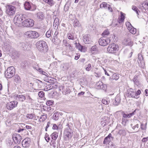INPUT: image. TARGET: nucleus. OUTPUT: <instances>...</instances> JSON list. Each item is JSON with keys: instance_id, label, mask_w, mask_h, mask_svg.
<instances>
[{"instance_id": "f257e3e1", "label": "nucleus", "mask_w": 148, "mask_h": 148, "mask_svg": "<svg viewBox=\"0 0 148 148\" xmlns=\"http://www.w3.org/2000/svg\"><path fill=\"white\" fill-rule=\"evenodd\" d=\"M48 47L47 43L43 40L38 42V50L40 52L45 53L48 50Z\"/></svg>"}, {"instance_id": "f03ea898", "label": "nucleus", "mask_w": 148, "mask_h": 148, "mask_svg": "<svg viewBox=\"0 0 148 148\" xmlns=\"http://www.w3.org/2000/svg\"><path fill=\"white\" fill-rule=\"evenodd\" d=\"M141 93L140 90L136 91L135 89L129 88L127 91V95L129 97L138 99L139 97V95Z\"/></svg>"}, {"instance_id": "7ed1b4c3", "label": "nucleus", "mask_w": 148, "mask_h": 148, "mask_svg": "<svg viewBox=\"0 0 148 148\" xmlns=\"http://www.w3.org/2000/svg\"><path fill=\"white\" fill-rule=\"evenodd\" d=\"M70 124L71 125V123L67 124V126L68 127L65 130L64 132V137L66 140H68L73 136V133L71 130L72 127L70 126Z\"/></svg>"}, {"instance_id": "20e7f679", "label": "nucleus", "mask_w": 148, "mask_h": 148, "mask_svg": "<svg viewBox=\"0 0 148 148\" xmlns=\"http://www.w3.org/2000/svg\"><path fill=\"white\" fill-rule=\"evenodd\" d=\"M15 73V69L14 67L11 66L8 68L5 73L6 77L10 78L12 77Z\"/></svg>"}, {"instance_id": "39448f33", "label": "nucleus", "mask_w": 148, "mask_h": 148, "mask_svg": "<svg viewBox=\"0 0 148 148\" xmlns=\"http://www.w3.org/2000/svg\"><path fill=\"white\" fill-rule=\"evenodd\" d=\"M118 49V45L114 43L110 44L107 49L108 51L111 53H115Z\"/></svg>"}, {"instance_id": "423d86ee", "label": "nucleus", "mask_w": 148, "mask_h": 148, "mask_svg": "<svg viewBox=\"0 0 148 148\" xmlns=\"http://www.w3.org/2000/svg\"><path fill=\"white\" fill-rule=\"evenodd\" d=\"M16 10V7L12 5H8L6 6V13L10 16H13L15 14Z\"/></svg>"}, {"instance_id": "0eeeda50", "label": "nucleus", "mask_w": 148, "mask_h": 148, "mask_svg": "<svg viewBox=\"0 0 148 148\" xmlns=\"http://www.w3.org/2000/svg\"><path fill=\"white\" fill-rule=\"evenodd\" d=\"M25 16L23 14L16 15L14 18V22L16 25L22 24V21L25 18Z\"/></svg>"}, {"instance_id": "6e6552de", "label": "nucleus", "mask_w": 148, "mask_h": 148, "mask_svg": "<svg viewBox=\"0 0 148 148\" xmlns=\"http://www.w3.org/2000/svg\"><path fill=\"white\" fill-rule=\"evenodd\" d=\"M109 38H107L104 37H101L99 39V43L100 45L104 46L108 45L110 42Z\"/></svg>"}, {"instance_id": "1a4fd4ad", "label": "nucleus", "mask_w": 148, "mask_h": 148, "mask_svg": "<svg viewBox=\"0 0 148 148\" xmlns=\"http://www.w3.org/2000/svg\"><path fill=\"white\" fill-rule=\"evenodd\" d=\"M22 25L24 27H32L34 25V21L31 19H25L23 21Z\"/></svg>"}, {"instance_id": "9d476101", "label": "nucleus", "mask_w": 148, "mask_h": 148, "mask_svg": "<svg viewBox=\"0 0 148 148\" xmlns=\"http://www.w3.org/2000/svg\"><path fill=\"white\" fill-rule=\"evenodd\" d=\"M140 123V122L138 120L136 119L133 120V123L131 124L130 125L134 130L137 132L139 127V124Z\"/></svg>"}, {"instance_id": "9b49d317", "label": "nucleus", "mask_w": 148, "mask_h": 148, "mask_svg": "<svg viewBox=\"0 0 148 148\" xmlns=\"http://www.w3.org/2000/svg\"><path fill=\"white\" fill-rule=\"evenodd\" d=\"M12 138L16 144H19L22 139L21 136L18 134H14L12 135Z\"/></svg>"}, {"instance_id": "f8f14e48", "label": "nucleus", "mask_w": 148, "mask_h": 148, "mask_svg": "<svg viewBox=\"0 0 148 148\" xmlns=\"http://www.w3.org/2000/svg\"><path fill=\"white\" fill-rule=\"evenodd\" d=\"M17 102L16 101H12L6 104V108L8 110H12L17 106Z\"/></svg>"}, {"instance_id": "ddd939ff", "label": "nucleus", "mask_w": 148, "mask_h": 148, "mask_svg": "<svg viewBox=\"0 0 148 148\" xmlns=\"http://www.w3.org/2000/svg\"><path fill=\"white\" fill-rule=\"evenodd\" d=\"M36 32L35 31H29L25 33V37L30 38H36Z\"/></svg>"}, {"instance_id": "4468645a", "label": "nucleus", "mask_w": 148, "mask_h": 148, "mask_svg": "<svg viewBox=\"0 0 148 148\" xmlns=\"http://www.w3.org/2000/svg\"><path fill=\"white\" fill-rule=\"evenodd\" d=\"M138 62L140 66L144 68L145 67L144 61L143 56L141 53L138 54Z\"/></svg>"}, {"instance_id": "2eb2a0df", "label": "nucleus", "mask_w": 148, "mask_h": 148, "mask_svg": "<svg viewBox=\"0 0 148 148\" xmlns=\"http://www.w3.org/2000/svg\"><path fill=\"white\" fill-rule=\"evenodd\" d=\"M96 87L98 89H103L106 91L107 88V86L106 84H103L101 81L97 82L96 84Z\"/></svg>"}, {"instance_id": "dca6fc26", "label": "nucleus", "mask_w": 148, "mask_h": 148, "mask_svg": "<svg viewBox=\"0 0 148 148\" xmlns=\"http://www.w3.org/2000/svg\"><path fill=\"white\" fill-rule=\"evenodd\" d=\"M59 90L62 91L63 94L66 95L69 93L71 90L69 87H66L61 86L59 87Z\"/></svg>"}, {"instance_id": "f3484780", "label": "nucleus", "mask_w": 148, "mask_h": 148, "mask_svg": "<svg viewBox=\"0 0 148 148\" xmlns=\"http://www.w3.org/2000/svg\"><path fill=\"white\" fill-rule=\"evenodd\" d=\"M83 40L85 44H90L92 42L90 36L88 34H86L84 36Z\"/></svg>"}, {"instance_id": "a211bd4d", "label": "nucleus", "mask_w": 148, "mask_h": 148, "mask_svg": "<svg viewBox=\"0 0 148 148\" xmlns=\"http://www.w3.org/2000/svg\"><path fill=\"white\" fill-rule=\"evenodd\" d=\"M114 138L112 136V134H110L108 136L106 137L104 139L103 142L104 144H107L110 142H112Z\"/></svg>"}, {"instance_id": "6ab92c4d", "label": "nucleus", "mask_w": 148, "mask_h": 148, "mask_svg": "<svg viewBox=\"0 0 148 148\" xmlns=\"http://www.w3.org/2000/svg\"><path fill=\"white\" fill-rule=\"evenodd\" d=\"M31 142L30 139L29 138H26L24 139L22 142V145L24 147H27L29 145Z\"/></svg>"}, {"instance_id": "aec40b11", "label": "nucleus", "mask_w": 148, "mask_h": 148, "mask_svg": "<svg viewBox=\"0 0 148 148\" xmlns=\"http://www.w3.org/2000/svg\"><path fill=\"white\" fill-rule=\"evenodd\" d=\"M134 84L139 87L142 86V85L140 82L138 80V76L137 75H135L132 79Z\"/></svg>"}, {"instance_id": "412c9836", "label": "nucleus", "mask_w": 148, "mask_h": 148, "mask_svg": "<svg viewBox=\"0 0 148 148\" xmlns=\"http://www.w3.org/2000/svg\"><path fill=\"white\" fill-rule=\"evenodd\" d=\"M15 99L18 101H23L25 100V97L23 95H17L15 97Z\"/></svg>"}, {"instance_id": "4be33fe9", "label": "nucleus", "mask_w": 148, "mask_h": 148, "mask_svg": "<svg viewBox=\"0 0 148 148\" xmlns=\"http://www.w3.org/2000/svg\"><path fill=\"white\" fill-rule=\"evenodd\" d=\"M123 43L126 46L131 47L133 45V42L131 41L130 39L128 38L125 39Z\"/></svg>"}, {"instance_id": "5701e85b", "label": "nucleus", "mask_w": 148, "mask_h": 148, "mask_svg": "<svg viewBox=\"0 0 148 148\" xmlns=\"http://www.w3.org/2000/svg\"><path fill=\"white\" fill-rule=\"evenodd\" d=\"M19 45L24 50H28L29 49V46L26 42L21 43Z\"/></svg>"}, {"instance_id": "b1692460", "label": "nucleus", "mask_w": 148, "mask_h": 148, "mask_svg": "<svg viewBox=\"0 0 148 148\" xmlns=\"http://www.w3.org/2000/svg\"><path fill=\"white\" fill-rule=\"evenodd\" d=\"M120 13L121 14V15L120 17H119V20L118 21V22L119 23H121L124 22V19H125V14L124 13L122 12H120Z\"/></svg>"}, {"instance_id": "393cba45", "label": "nucleus", "mask_w": 148, "mask_h": 148, "mask_svg": "<svg viewBox=\"0 0 148 148\" xmlns=\"http://www.w3.org/2000/svg\"><path fill=\"white\" fill-rule=\"evenodd\" d=\"M39 107H40L39 108H40L38 109V112L39 114H41V113H40V110L41 111L43 110H46L47 108L46 106H44L42 105H41L40 104H38V108Z\"/></svg>"}, {"instance_id": "a878e982", "label": "nucleus", "mask_w": 148, "mask_h": 148, "mask_svg": "<svg viewBox=\"0 0 148 148\" xmlns=\"http://www.w3.org/2000/svg\"><path fill=\"white\" fill-rule=\"evenodd\" d=\"M121 100L120 97L119 96H116L115 98V100L113 102V104L114 105L117 106Z\"/></svg>"}, {"instance_id": "bb28decb", "label": "nucleus", "mask_w": 148, "mask_h": 148, "mask_svg": "<svg viewBox=\"0 0 148 148\" xmlns=\"http://www.w3.org/2000/svg\"><path fill=\"white\" fill-rule=\"evenodd\" d=\"M119 78V75L116 73H114L112 75V77H110V80L111 81H112L113 80H117Z\"/></svg>"}, {"instance_id": "cd10ccee", "label": "nucleus", "mask_w": 148, "mask_h": 148, "mask_svg": "<svg viewBox=\"0 0 148 148\" xmlns=\"http://www.w3.org/2000/svg\"><path fill=\"white\" fill-rule=\"evenodd\" d=\"M58 134L57 132H53L50 135L52 139L53 140H55L58 138Z\"/></svg>"}, {"instance_id": "c85d7f7f", "label": "nucleus", "mask_w": 148, "mask_h": 148, "mask_svg": "<svg viewBox=\"0 0 148 148\" xmlns=\"http://www.w3.org/2000/svg\"><path fill=\"white\" fill-rule=\"evenodd\" d=\"M25 8L27 10H29L31 8L30 3L27 2L26 1L24 4Z\"/></svg>"}, {"instance_id": "c756f323", "label": "nucleus", "mask_w": 148, "mask_h": 148, "mask_svg": "<svg viewBox=\"0 0 148 148\" xmlns=\"http://www.w3.org/2000/svg\"><path fill=\"white\" fill-rule=\"evenodd\" d=\"M109 5V4H108L106 2H103L100 5V8H104L105 9H107Z\"/></svg>"}, {"instance_id": "7c9ffc66", "label": "nucleus", "mask_w": 148, "mask_h": 148, "mask_svg": "<svg viewBox=\"0 0 148 148\" xmlns=\"http://www.w3.org/2000/svg\"><path fill=\"white\" fill-rule=\"evenodd\" d=\"M59 20L58 19L56 18H55L54 20L53 23V26L55 28H57L58 26Z\"/></svg>"}, {"instance_id": "2f4dec72", "label": "nucleus", "mask_w": 148, "mask_h": 148, "mask_svg": "<svg viewBox=\"0 0 148 148\" xmlns=\"http://www.w3.org/2000/svg\"><path fill=\"white\" fill-rule=\"evenodd\" d=\"M59 113L58 112H56L54 114L53 116V119L57 121L59 119Z\"/></svg>"}, {"instance_id": "473e14b6", "label": "nucleus", "mask_w": 148, "mask_h": 148, "mask_svg": "<svg viewBox=\"0 0 148 148\" xmlns=\"http://www.w3.org/2000/svg\"><path fill=\"white\" fill-rule=\"evenodd\" d=\"M45 18L44 14L42 12H39L38 13V18L42 20Z\"/></svg>"}, {"instance_id": "72a5a7b5", "label": "nucleus", "mask_w": 148, "mask_h": 148, "mask_svg": "<svg viewBox=\"0 0 148 148\" xmlns=\"http://www.w3.org/2000/svg\"><path fill=\"white\" fill-rule=\"evenodd\" d=\"M106 144V148H116L115 145L112 142H110Z\"/></svg>"}, {"instance_id": "f704fd0d", "label": "nucleus", "mask_w": 148, "mask_h": 148, "mask_svg": "<svg viewBox=\"0 0 148 148\" xmlns=\"http://www.w3.org/2000/svg\"><path fill=\"white\" fill-rule=\"evenodd\" d=\"M43 1L51 6L53 5L54 4L53 0H43Z\"/></svg>"}, {"instance_id": "c9c22d12", "label": "nucleus", "mask_w": 148, "mask_h": 148, "mask_svg": "<svg viewBox=\"0 0 148 148\" xmlns=\"http://www.w3.org/2000/svg\"><path fill=\"white\" fill-rule=\"evenodd\" d=\"M74 26L75 27H77L80 26L81 25L79 23L78 20L76 19H75L74 21Z\"/></svg>"}, {"instance_id": "e433bc0d", "label": "nucleus", "mask_w": 148, "mask_h": 148, "mask_svg": "<svg viewBox=\"0 0 148 148\" xmlns=\"http://www.w3.org/2000/svg\"><path fill=\"white\" fill-rule=\"evenodd\" d=\"M93 67L94 66L92 64V67L91 64H88L86 66V70L87 71H89L92 68H93Z\"/></svg>"}, {"instance_id": "4c0bfd02", "label": "nucleus", "mask_w": 148, "mask_h": 148, "mask_svg": "<svg viewBox=\"0 0 148 148\" xmlns=\"http://www.w3.org/2000/svg\"><path fill=\"white\" fill-rule=\"evenodd\" d=\"M132 9L136 12L137 16L138 17V16L139 15V12H140L139 10L138 9V8L135 6H133Z\"/></svg>"}, {"instance_id": "58836bf2", "label": "nucleus", "mask_w": 148, "mask_h": 148, "mask_svg": "<svg viewBox=\"0 0 148 148\" xmlns=\"http://www.w3.org/2000/svg\"><path fill=\"white\" fill-rule=\"evenodd\" d=\"M142 7L143 9H146L148 8V2L146 1L144 2L142 4Z\"/></svg>"}, {"instance_id": "ea45409f", "label": "nucleus", "mask_w": 148, "mask_h": 148, "mask_svg": "<svg viewBox=\"0 0 148 148\" xmlns=\"http://www.w3.org/2000/svg\"><path fill=\"white\" fill-rule=\"evenodd\" d=\"M47 116L45 114H42L39 119V121H43L45 120Z\"/></svg>"}, {"instance_id": "a19ab883", "label": "nucleus", "mask_w": 148, "mask_h": 148, "mask_svg": "<svg viewBox=\"0 0 148 148\" xmlns=\"http://www.w3.org/2000/svg\"><path fill=\"white\" fill-rule=\"evenodd\" d=\"M129 30L130 32L132 34H135L136 33V29L134 28L133 26L132 28H131Z\"/></svg>"}, {"instance_id": "79ce46f5", "label": "nucleus", "mask_w": 148, "mask_h": 148, "mask_svg": "<svg viewBox=\"0 0 148 148\" xmlns=\"http://www.w3.org/2000/svg\"><path fill=\"white\" fill-rule=\"evenodd\" d=\"M38 71L40 74L42 75H44L46 76H47V75H48V74L46 72L44 71L41 68H39L38 70Z\"/></svg>"}, {"instance_id": "37998d69", "label": "nucleus", "mask_w": 148, "mask_h": 148, "mask_svg": "<svg viewBox=\"0 0 148 148\" xmlns=\"http://www.w3.org/2000/svg\"><path fill=\"white\" fill-rule=\"evenodd\" d=\"M125 24L127 29H130V28L131 27L132 28V26L131 24L129 22H127L125 23Z\"/></svg>"}, {"instance_id": "c03bdc74", "label": "nucleus", "mask_w": 148, "mask_h": 148, "mask_svg": "<svg viewBox=\"0 0 148 148\" xmlns=\"http://www.w3.org/2000/svg\"><path fill=\"white\" fill-rule=\"evenodd\" d=\"M119 134L122 136H124L125 135L126 132L125 130H120L119 131Z\"/></svg>"}, {"instance_id": "a18cd8bd", "label": "nucleus", "mask_w": 148, "mask_h": 148, "mask_svg": "<svg viewBox=\"0 0 148 148\" xmlns=\"http://www.w3.org/2000/svg\"><path fill=\"white\" fill-rule=\"evenodd\" d=\"M90 50L92 51H97V48L96 45H95L91 48Z\"/></svg>"}, {"instance_id": "49530a36", "label": "nucleus", "mask_w": 148, "mask_h": 148, "mask_svg": "<svg viewBox=\"0 0 148 148\" xmlns=\"http://www.w3.org/2000/svg\"><path fill=\"white\" fill-rule=\"evenodd\" d=\"M45 138L47 142H48L50 140V138L49 136V135L47 133H46L45 134Z\"/></svg>"}, {"instance_id": "de8ad7c7", "label": "nucleus", "mask_w": 148, "mask_h": 148, "mask_svg": "<svg viewBox=\"0 0 148 148\" xmlns=\"http://www.w3.org/2000/svg\"><path fill=\"white\" fill-rule=\"evenodd\" d=\"M14 81L16 82H18L20 81V78L18 75H16L15 76Z\"/></svg>"}, {"instance_id": "09e8293b", "label": "nucleus", "mask_w": 148, "mask_h": 148, "mask_svg": "<svg viewBox=\"0 0 148 148\" xmlns=\"http://www.w3.org/2000/svg\"><path fill=\"white\" fill-rule=\"evenodd\" d=\"M102 103L104 105H108L109 104V101H108L105 98H103L102 100Z\"/></svg>"}, {"instance_id": "8fccbe9b", "label": "nucleus", "mask_w": 148, "mask_h": 148, "mask_svg": "<svg viewBox=\"0 0 148 148\" xmlns=\"http://www.w3.org/2000/svg\"><path fill=\"white\" fill-rule=\"evenodd\" d=\"M109 34V32L108 30H105L103 31V33H102V35L103 36H106L108 35Z\"/></svg>"}, {"instance_id": "3c124183", "label": "nucleus", "mask_w": 148, "mask_h": 148, "mask_svg": "<svg viewBox=\"0 0 148 148\" xmlns=\"http://www.w3.org/2000/svg\"><path fill=\"white\" fill-rule=\"evenodd\" d=\"M75 44L76 45V46L77 48L79 50H80L81 49H82V46L79 43H77L76 42Z\"/></svg>"}, {"instance_id": "603ef678", "label": "nucleus", "mask_w": 148, "mask_h": 148, "mask_svg": "<svg viewBox=\"0 0 148 148\" xmlns=\"http://www.w3.org/2000/svg\"><path fill=\"white\" fill-rule=\"evenodd\" d=\"M42 82L39 80L38 79V88H41V86L42 85Z\"/></svg>"}, {"instance_id": "864d4df0", "label": "nucleus", "mask_w": 148, "mask_h": 148, "mask_svg": "<svg viewBox=\"0 0 148 148\" xmlns=\"http://www.w3.org/2000/svg\"><path fill=\"white\" fill-rule=\"evenodd\" d=\"M45 93L43 91H40L38 92V95L39 97L40 98H42L44 96Z\"/></svg>"}, {"instance_id": "5fc2aeb1", "label": "nucleus", "mask_w": 148, "mask_h": 148, "mask_svg": "<svg viewBox=\"0 0 148 148\" xmlns=\"http://www.w3.org/2000/svg\"><path fill=\"white\" fill-rule=\"evenodd\" d=\"M26 118H29V119H32L33 118L34 116L33 114H27L25 116Z\"/></svg>"}, {"instance_id": "6e6d98bb", "label": "nucleus", "mask_w": 148, "mask_h": 148, "mask_svg": "<svg viewBox=\"0 0 148 148\" xmlns=\"http://www.w3.org/2000/svg\"><path fill=\"white\" fill-rule=\"evenodd\" d=\"M68 38L70 40L74 39V36L71 34H68L67 35Z\"/></svg>"}, {"instance_id": "4d7b16f0", "label": "nucleus", "mask_w": 148, "mask_h": 148, "mask_svg": "<svg viewBox=\"0 0 148 148\" xmlns=\"http://www.w3.org/2000/svg\"><path fill=\"white\" fill-rule=\"evenodd\" d=\"M51 31L50 30H49L47 32L46 34V35L47 37L49 38L51 36Z\"/></svg>"}, {"instance_id": "13d9d810", "label": "nucleus", "mask_w": 148, "mask_h": 148, "mask_svg": "<svg viewBox=\"0 0 148 148\" xmlns=\"http://www.w3.org/2000/svg\"><path fill=\"white\" fill-rule=\"evenodd\" d=\"M53 101L51 100H48L46 102V104L48 106H50L53 104Z\"/></svg>"}, {"instance_id": "bf43d9fd", "label": "nucleus", "mask_w": 148, "mask_h": 148, "mask_svg": "<svg viewBox=\"0 0 148 148\" xmlns=\"http://www.w3.org/2000/svg\"><path fill=\"white\" fill-rule=\"evenodd\" d=\"M127 121V119H126L125 118H122V123L123 125H126V123Z\"/></svg>"}, {"instance_id": "052dcab7", "label": "nucleus", "mask_w": 148, "mask_h": 148, "mask_svg": "<svg viewBox=\"0 0 148 148\" xmlns=\"http://www.w3.org/2000/svg\"><path fill=\"white\" fill-rule=\"evenodd\" d=\"M48 80L47 81V82L49 83H52L54 82L55 80L53 78H48Z\"/></svg>"}, {"instance_id": "680f3d73", "label": "nucleus", "mask_w": 148, "mask_h": 148, "mask_svg": "<svg viewBox=\"0 0 148 148\" xmlns=\"http://www.w3.org/2000/svg\"><path fill=\"white\" fill-rule=\"evenodd\" d=\"M122 115L123 116V118H129V116H128V114H126L124 112L122 114Z\"/></svg>"}, {"instance_id": "e2e57ef3", "label": "nucleus", "mask_w": 148, "mask_h": 148, "mask_svg": "<svg viewBox=\"0 0 148 148\" xmlns=\"http://www.w3.org/2000/svg\"><path fill=\"white\" fill-rule=\"evenodd\" d=\"M82 52H85L86 51V48L85 47L82 46V49L79 50Z\"/></svg>"}, {"instance_id": "0e129e2a", "label": "nucleus", "mask_w": 148, "mask_h": 148, "mask_svg": "<svg viewBox=\"0 0 148 148\" xmlns=\"http://www.w3.org/2000/svg\"><path fill=\"white\" fill-rule=\"evenodd\" d=\"M148 141V137L143 138L142 140V141L143 142L146 143Z\"/></svg>"}, {"instance_id": "69168bd1", "label": "nucleus", "mask_w": 148, "mask_h": 148, "mask_svg": "<svg viewBox=\"0 0 148 148\" xmlns=\"http://www.w3.org/2000/svg\"><path fill=\"white\" fill-rule=\"evenodd\" d=\"M52 125V128L53 130H57L58 129V127L56 124H53Z\"/></svg>"}, {"instance_id": "338daca9", "label": "nucleus", "mask_w": 148, "mask_h": 148, "mask_svg": "<svg viewBox=\"0 0 148 148\" xmlns=\"http://www.w3.org/2000/svg\"><path fill=\"white\" fill-rule=\"evenodd\" d=\"M53 125V124H51L49 122H48L46 127H47V128H48L49 127H51Z\"/></svg>"}, {"instance_id": "774afa93", "label": "nucleus", "mask_w": 148, "mask_h": 148, "mask_svg": "<svg viewBox=\"0 0 148 148\" xmlns=\"http://www.w3.org/2000/svg\"><path fill=\"white\" fill-rule=\"evenodd\" d=\"M58 32L57 31H56L54 34L53 38L54 39L57 38V36L58 34Z\"/></svg>"}]
</instances>
